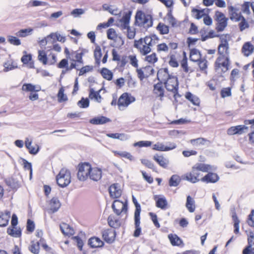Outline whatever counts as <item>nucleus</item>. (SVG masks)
Listing matches in <instances>:
<instances>
[{"label":"nucleus","mask_w":254,"mask_h":254,"mask_svg":"<svg viewBox=\"0 0 254 254\" xmlns=\"http://www.w3.org/2000/svg\"><path fill=\"white\" fill-rule=\"evenodd\" d=\"M168 238L171 244L173 246H184L183 240L176 234H170L168 235Z\"/></svg>","instance_id":"obj_18"},{"label":"nucleus","mask_w":254,"mask_h":254,"mask_svg":"<svg viewBox=\"0 0 254 254\" xmlns=\"http://www.w3.org/2000/svg\"><path fill=\"white\" fill-rule=\"evenodd\" d=\"M87 243L90 248L92 249L101 248L105 245L104 242L100 238L96 236H93L90 238L88 240Z\"/></svg>","instance_id":"obj_12"},{"label":"nucleus","mask_w":254,"mask_h":254,"mask_svg":"<svg viewBox=\"0 0 254 254\" xmlns=\"http://www.w3.org/2000/svg\"><path fill=\"white\" fill-rule=\"evenodd\" d=\"M3 65L4 66L3 71L5 72L18 68L17 64L12 59L5 62Z\"/></svg>","instance_id":"obj_26"},{"label":"nucleus","mask_w":254,"mask_h":254,"mask_svg":"<svg viewBox=\"0 0 254 254\" xmlns=\"http://www.w3.org/2000/svg\"><path fill=\"white\" fill-rule=\"evenodd\" d=\"M186 98L193 105L195 106H199L200 104V100L199 98L193 95L190 92L188 91L185 94Z\"/></svg>","instance_id":"obj_23"},{"label":"nucleus","mask_w":254,"mask_h":254,"mask_svg":"<svg viewBox=\"0 0 254 254\" xmlns=\"http://www.w3.org/2000/svg\"><path fill=\"white\" fill-rule=\"evenodd\" d=\"M232 95L231 88L230 87L223 88L220 91L221 97L224 98L227 97L231 96Z\"/></svg>","instance_id":"obj_58"},{"label":"nucleus","mask_w":254,"mask_h":254,"mask_svg":"<svg viewBox=\"0 0 254 254\" xmlns=\"http://www.w3.org/2000/svg\"><path fill=\"white\" fill-rule=\"evenodd\" d=\"M252 2L245 1L242 5V11L243 12L247 14H250L251 11L250 10V6H251Z\"/></svg>","instance_id":"obj_61"},{"label":"nucleus","mask_w":254,"mask_h":254,"mask_svg":"<svg viewBox=\"0 0 254 254\" xmlns=\"http://www.w3.org/2000/svg\"><path fill=\"white\" fill-rule=\"evenodd\" d=\"M31 245L29 247V250L34 254H38L40 250V242L35 244L33 241L31 242Z\"/></svg>","instance_id":"obj_38"},{"label":"nucleus","mask_w":254,"mask_h":254,"mask_svg":"<svg viewBox=\"0 0 254 254\" xmlns=\"http://www.w3.org/2000/svg\"><path fill=\"white\" fill-rule=\"evenodd\" d=\"M186 206L190 212H193L195 210V201L190 195H188L187 197Z\"/></svg>","instance_id":"obj_29"},{"label":"nucleus","mask_w":254,"mask_h":254,"mask_svg":"<svg viewBox=\"0 0 254 254\" xmlns=\"http://www.w3.org/2000/svg\"><path fill=\"white\" fill-rule=\"evenodd\" d=\"M60 227L61 232L64 235L70 236L73 234V229L66 223H62L60 225Z\"/></svg>","instance_id":"obj_24"},{"label":"nucleus","mask_w":254,"mask_h":254,"mask_svg":"<svg viewBox=\"0 0 254 254\" xmlns=\"http://www.w3.org/2000/svg\"><path fill=\"white\" fill-rule=\"evenodd\" d=\"M95 182L100 180L102 177V171L101 168L98 167L92 168L90 166V169H88V177Z\"/></svg>","instance_id":"obj_8"},{"label":"nucleus","mask_w":254,"mask_h":254,"mask_svg":"<svg viewBox=\"0 0 254 254\" xmlns=\"http://www.w3.org/2000/svg\"><path fill=\"white\" fill-rule=\"evenodd\" d=\"M163 81H160L157 83L153 85V92L155 94H157L158 92L159 93V96L162 98L164 96V89L162 86Z\"/></svg>","instance_id":"obj_25"},{"label":"nucleus","mask_w":254,"mask_h":254,"mask_svg":"<svg viewBox=\"0 0 254 254\" xmlns=\"http://www.w3.org/2000/svg\"><path fill=\"white\" fill-rule=\"evenodd\" d=\"M144 60L150 64H154L157 62L158 59L157 57L156 54L155 53H153L150 55H147L145 58Z\"/></svg>","instance_id":"obj_46"},{"label":"nucleus","mask_w":254,"mask_h":254,"mask_svg":"<svg viewBox=\"0 0 254 254\" xmlns=\"http://www.w3.org/2000/svg\"><path fill=\"white\" fill-rule=\"evenodd\" d=\"M153 159L161 167L166 169L169 164V160L165 158L163 155L156 153L153 157Z\"/></svg>","instance_id":"obj_15"},{"label":"nucleus","mask_w":254,"mask_h":254,"mask_svg":"<svg viewBox=\"0 0 254 254\" xmlns=\"http://www.w3.org/2000/svg\"><path fill=\"white\" fill-rule=\"evenodd\" d=\"M197 54H199V58H201V52L197 50L196 48H192L190 50V60L193 62H196L197 61V59H195L192 57L193 56L196 55Z\"/></svg>","instance_id":"obj_50"},{"label":"nucleus","mask_w":254,"mask_h":254,"mask_svg":"<svg viewBox=\"0 0 254 254\" xmlns=\"http://www.w3.org/2000/svg\"><path fill=\"white\" fill-rule=\"evenodd\" d=\"M172 8H170L168 10V13H167V16L169 18V23L171 25V26L173 27L176 26L177 24V20L173 16L172 14Z\"/></svg>","instance_id":"obj_48"},{"label":"nucleus","mask_w":254,"mask_h":254,"mask_svg":"<svg viewBox=\"0 0 254 254\" xmlns=\"http://www.w3.org/2000/svg\"><path fill=\"white\" fill-rule=\"evenodd\" d=\"M91 166L89 162H81L78 165L77 177L80 181H84L88 178V169Z\"/></svg>","instance_id":"obj_4"},{"label":"nucleus","mask_w":254,"mask_h":254,"mask_svg":"<svg viewBox=\"0 0 254 254\" xmlns=\"http://www.w3.org/2000/svg\"><path fill=\"white\" fill-rule=\"evenodd\" d=\"M156 29L161 35L167 34L169 33V26L161 22L158 23Z\"/></svg>","instance_id":"obj_35"},{"label":"nucleus","mask_w":254,"mask_h":254,"mask_svg":"<svg viewBox=\"0 0 254 254\" xmlns=\"http://www.w3.org/2000/svg\"><path fill=\"white\" fill-rule=\"evenodd\" d=\"M107 38L113 41H116L118 35L114 28H109L107 31Z\"/></svg>","instance_id":"obj_54"},{"label":"nucleus","mask_w":254,"mask_h":254,"mask_svg":"<svg viewBox=\"0 0 254 254\" xmlns=\"http://www.w3.org/2000/svg\"><path fill=\"white\" fill-rule=\"evenodd\" d=\"M154 199L155 201L156 206L163 210L167 208L168 202L166 197L163 195H155Z\"/></svg>","instance_id":"obj_11"},{"label":"nucleus","mask_w":254,"mask_h":254,"mask_svg":"<svg viewBox=\"0 0 254 254\" xmlns=\"http://www.w3.org/2000/svg\"><path fill=\"white\" fill-rule=\"evenodd\" d=\"M73 239L76 242L77 247L80 251H83L84 243L82 239L79 236L73 237Z\"/></svg>","instance_id":"obj_60"},{"label":"nucleus","mask_w":254,"mask_h":254,"mask_svg":"<svg viewBox=\"0 0 254 254\" xmlns=\"http://www.w3.org/2000/svg\"><path fill=\"white\" fill-rule=\"evenodd\" d=\"M50 211L54 213L58 211L61 206V203L57 197H53L50 201Z\"/></svg>","instance_id":"obj_20"},{"label":"nucleus","mask_w":254,"mask_h":254,"mask_svg":"<svg viewBox=\"0 0 254 254\" xmlns=\"http://www.w3.org/2000/svg\"><path fill=\"white\" fill-rule=\"evenodd\" d=\"M103 240L109 244L113 243L115 241L117 236L116 231L115 230L108 229L102 232Z\"/></svg>","instance_id":"obj_7"},{"label":"nucleus","mask_w":254,"mask_h":254,"mask_svg":"<svg viewBox=\"0 0 254 254\" xmlns=\"http://www.w3.org/2000/svg\"><path fill=\"white\" fill-rule=\"evenodd\" d=\"M248 127L245 125H238L236 126H233L229 127L227 130V133L229 135L235 134H241L244 132L245 129H247Z\"/></svg>","instance_id":"obj_16"},{"label":"nucleus","mask_w":254,"mask_h":254,"mask_svg":"<svg viewBox=\"0 0 254 254\" xmlns=\"http://www.w3.org/2000/svg\"><path fill=\"white\" fill-rule=\"evenodd\" d=\"M16 228L8 227L7 229V233L11 237L19 238L22 235V231L20 228L15 230Z\"/></svg>","instance_id":"obj_32"},{"label":"nucleus","mask_w":254,"mask_h":254,"mask_svg":"<svg viewBox=\"0 0 254 254\" xmlns=\"http://www.w3.org/2000/svg\"><path fill=\"white\" fill-rule=\"evenodd\" d=\"M181 181L180 177L177 174L173 175L169 180V185L170 187H177Z\"/></svg>","instance_id":"obj_31"},{"label":"nucleus","mask_w":254,"mask_h":254,"mask_svg":"<svg viewBox=\"0 0 254 254\" xmlns=\"http://www.w3.org/2000/svg\"><path fill=\"white\" fill-rule=\"evenodd\" d=\"M8 42L14 46H19L21 44L20 40L14 36L9 35L7 36Z\"/></svg>","instance_id":"obj_51"},{"label":"nucleus","mask_w":254,"mask_h":254,"mask_svg":"<svg viewBox=\"0 0 254 254\" xmlns=\"http://www.w3.org/2000/svg\"><path fill=\"white\" fill-rule=\"evenodd\" d=\"M148 22L149 23L144 26L146 29L151 27L153 25L152 15L151 14H146L141 10H137L135 16L134 25L141 27Z\"/></svg>","instance_id":"obj_2"},{"label":"nucleus","mask_w":254,"mask_h":254,"mask_svg":"<svg viewBox=\"0 0 254 254\" xmlns=\"http://www.w3.org/2000/svg\"><path fill=\"white\" fill-rule=\"evenodd\" d=\"M108 225L112 228L114 229H118L121 226V223L118 219H115L114 217L112 215H110L108 218Z\"/></svg>","instance_id":"obj_28"},{"label":"nucleus","mask_w":254,"mask_h":254,"mask_svg":"<svg viewBox=\"0 0 254 254\" xmlns=\"http://www.w3.org/2000/svg\"><path fill=\"white\" fill-rule=\"evenodd\" d=\"M149 215L150 216V218H151L152 221L153 222L154 225H155V226L157 228H160V225L158 221L157 215L153 212H149Z\"/></svg>","instance_id":"obj_63"},{"label":"nucleus","mask_w":254,"mask_h":254,"mask_svg":"<svg viewBox=\"0 0 254 254\" xmlns=\"http://www.w3.org/2000/svg\"><path fill=\"white\" fill-rule=\"evenodd\" d=\"M112 208L113 211L117 215H120L122 212H127L128 210V205L127 201L124 202L120 199H115L112 204Z\"/></svg>","instance_id":"obj_5"},{"label":"nucleus","mask_w":254,"mask_h":254,"mask_svg":"<svg viewBox=\"0 0 254 254\" xmlns=\"http://www.w3.org/2000/svg\"><path fill=\"white\" fill-rule=\"evenodd\" d=\"M119 187V184L115 183L111 185L109 188L108 190L111 198H118L121 196L122 191Z\"/></svg>","instance_id":"obj_14"},{"label":"nucleus","mask_w":254,"mask_h":254,"mask_svg":"<svg viewBox=\"0 0 254 254\" xmlns=\"http://www.w3.org/2000/svg\"><path fill=\"white\" fill-rule=\"evenodd\" d=\"M132 202L135 207L134 216L140 215V212L141 211L140 204L137 201V199L133 195H132Z\"/></svg>","instance_id":"obj_43"},{"label":"nucleus","mask_w":254,"mask_h":254,"mask_svg":"<svg viewBox=\"0 0 254 254\" xmlns=\"http://www.w3.org/2000/svg\"><path fill=\"white\" fill-rule=\"evenodd\" d=\"M35 228V224L34 222L30 219H28L26 224V231L29 233H32L34 231Z\"/></svg>","instance_id":"obj_55"},{"label":"nucleus","mask_w":254,"mask_h":254,"mask_svg":"<svg viewBox=\"0 0 254 254\" xmlns=\"http://www.w3.org/2000/svg\"><path fill=\"white\" fill-rule=\"evenodd\" d=\"M56 178H60L63 179H67L70 178L71 179V173L69 170L62 169L61 170L59 174L57 175Z\"/></svg>","instance_id":"obj_42"},{"label":"nucleus","mask_w":254,"mask_h":254,"mask_svg":"<svg viewBox=\"0 0 254 254\" xmlns=\"http://www.w3.org/2000/svg\"><path fill=\"white\" fill-rule=\"evenodd\" d=\"M214 19L217 22L215 27L216 31L217 32L223 31L228 25V18L226 17L222 12L216 10Z\"/></svg>","instance_id":"obj_3"},{"label":"nucleus","mask_w":254,"mask_h":254,"mask_svg":"<svg viewBox=\"0 0 254 254\" xmlns=\"http://www.w3.org/2000/svg\"><path fill=\"white\" fill-rule=\"evenodd\" d=\"M254 51V46L250 42H247L243 45L242 51L246 57L250 56Z\"/></svg>","instance_id":"obj_22"},{"label":"nucleus","mask_w":254,"mask_h":254,"mask_svg":"<svg viewBox=\"0 0 254 254\" xmlns=\"http://www.w3.org/2000/svg\"><path fill=\"white\" fill-rule=\"evenodd\" d=\"M64 89L63 86H62L57 94L58 101L59 103H62L67 101L68 98L66 94L64 93Z\"/></svg>","instance_id":"obj_36"},{"label":"nucleus","mask_w":254,"mask_h":254,"mask_svg":"<svg viewBox=\"0 0 254 254\" xmlns=\"http://www.w3.org/2000/svg\"><path fill=\"white\" fill-rule=\"evenodd\" d=\"M152 144V142L151 141L148 140H141L139 141L138 142H135L133 144V146L135 147L138 146L139 147H149Z\"/></svg>","instance_id":"obj_52"},{"label":"nucleus","mask_w":254,"mask_h":254,"mask_svg":"<svg viewBox=\"0 0 254 254\" xmlns=\"http://www.w3.org/2000/svg\"><path fill=\"white\" fill-rule=\"evenodd\" d=\"M77 105L81 108H87L90 105L89 99L88 98L82 97L81 99L78 101Z\"/></svg>","instance_id":"obj_44"},{"label":"nucleus","mask_w":254,"mask_h":254,"mask_svg":"<svg viewBox=\"0 0 254 254\" xmlns=\"http://www.w3.org/2000/svg\"><path fill=\"white\" fill-rule=\"evenodd\" d=\"M57 185L61 188H64L67 187L71 182L70 178L67 179H62L60 178H56Z\"/></svg>","instance_id":"obj_37"},{"label":"nucleus","mask_w":254,"mask_h":254,"mask_svg":"<svg viewBox=\"0 0 254 254\" xmlns=\"http://www.w3.org/2000/svg\"><path fill=\"white\" fill-rule=\"evenodd\" d=\"M229 34H226L225 35H220L219 34H216L214 31L213 30H211L208 33V34L205 36L202 35V37H201V40L203 42L206 41L208 39L213 38L214 37H219L220 40V43H221V39H226L227 36H228Z\"/></svg>","instance_id":"obj_19"},{"label":"nucleus","mask_w":254,"mask_h":254,"mask_svg":"<svg viewBox=\"0 0 254 254\" xmlns=\"http://www.w3.org/2000/svg\"><path fill=\"white\" fill-rule=\"evenodd\" d=\"M23 167L25 170L30 171V178L31 179L32 176V163L28 162L27 160L24 158H21Z\"/></svg>","instance_id":"obj_49"},{"label":"nucleus","mask_w":254,"mask_h":254,"mask_svg":"<svg viewBox=\"0 0 254 254\" xmlns=\"http://www.w3.org/2000/svg\"><path fill=\"white\" fill-rule=\"evenodd\" d=\"M9 219L7 217L3 216V212L0 211V227H6L9 222Z\"/></svg>","instance_id":"obj_62"},{"label":"nucleus","mask_w":254,"mask_h":254,"mask_svg":"<svg viewBox=\"0 0 254 254\" xmlns=\"http://www.w3.org/2000/svg\"><path fill=\"white\" fill-rule=\"evenodd\" d=\"M219 179L220 178L217 174L210 172L202 177L200 181L207 184H214L217 182Z\"/></svg>","instance_id":"obj_13"},{"label":"nucleus","mask_w":254,"mask_h":254,"mask_svg":"<svg viewBox=\"0 0 254 254\" xmlns=\"http://www.w3.org/2000/svg\"><path fill=\"white\" fill-rule=\"evenodd\" d=\"M195 166L197 170L203 172H208L211 167L210 165L202 163H197Z\"/></svg>","instance_id":"obj_47"},{"label":"nucleus","mask_w":254,"mask_h":254,"mask_svg":"<svg viewBox=\"0 0 254 254\" xmlns=\"http://www.w3.org/2000/svg\"><path fill=\"white\" fill-rule=\"evenodd\" d=\"M184 179L193 184L196 183L200 181V179L194 177V175H193L192 172L186 174L185 176Z\"/></svg>","instance_id":"obj_45"},{"label":"nucleus","mask_w":254,"mask_h":254,"mask_svg":"<svg viewBox=\"0 0 254 254\" xmlns=\"http://www.w3.org/2000/svg\"><path fill=\"white\" fill-rule=\"evenodd\" d=\"M33 31L32 28H26L20 29L17 33V35L20 37H25L28 36Z\"/></svg>","instance_id":"obj_59"},{"label":"nucleus","mask_w":254,"mask_h":254,"mask_svg":"<svg viewBox=\"0 0 254 254\" xmlns=\"http://www.w3.org/2000/svg\"><path fill=\"white\" fill-rule=\"evenodd\" d=\"M38 60L43 63V64L46 65L48 63V57L47 53L45 51L39 50L38 51Z\"/></svg>","instance_id":"obj_39"},{"label":"nucleus","mask_w":254,"mask_h":254,"mask_svg":"<svg viewBox=\"0 0 254 254\" xmlns=\"http://www.w3.org/2000/svg\"><path fill=\"white\" fill-rule=\"evenodd\" d=\"M141 163L148 168L152 169L153 171L157 172V168L154 163L148 159H142L140 160Z\"/></svg>","instance_id":"obj_40"},{"label":"nucleus","mask_w":254,"mask_h":254,"mask_svg":"<svg viewBox=\"0 0 254 254\" xmlns=\"http://www.w3.org/2000/svg\"><path fill=\"white\" fill-rule=\"evenodd\" d=\"M36 85L32 83H25L23 84L22 87V90L26 92H35V91Z\"/></svg>","instance_id":"obj_53"},{"label":"nucleus","mask_w":254,"mask_h":254,"mask_svg":"<svg viewBox=\"0 0 254 254\" xmlns=\"http://www.w3.org/2000/svg\"><path fill=\"white\" fill-rule=\"evenodd\" d=\"M232 220L234 222V233L236 234L239 233V224L240 220L237 216V213L235 210L232 212Z\"/></svg>","instance_id":"obj_33"},{"label":"nucleus","mask_w":254,"mask_h":254,"mask_svg":"<svg viewBox=\"0 0 254 254\" xmlns=\"http://www.w3.org/2000/svg\"><path fill=\"white\" fill-rule=\"evenodd\" d=\"M102 56V53L101 51V49L100 47L96 45H95V49L94 51V56L95 60L96 63L97 64H100L101 58Z\"/></svg>","instance_id":"obj_34"},{"label":"nucleus","mask_w":254,"mask_h":254,"mask_svg":"<svg viewBox=\"0 0 254 254\" xmlns=\"http://www.w3.org/2000/svg\"><path fill=\"white\" fill-rule=\"evenodd\" d=\"M111 122V120L105 116H100L93 118L89 120V123L92 125H103Z\"/></svg>","instance_id":"obj_17"},{"label":"nucleus","mask_w":254,"mask_h":254,"mask_svg":"<svg viewBox=\"0 0 254 254\" xmlns=\"http://www.w3.org/2000/svg\"><path fill=\"white\" fill-rule=\"evenodd\" d=\"M101 90V89L96 91L93 88H90L89 93V98L91 100L95 99L98 103H100L102 98L101 95L100 94Z\"/></svg>","instance_id":"obj_27"},{"label":"nucleus","mask_w":254,"mask_h":254,"mask_svg":"<svg viewBox=\"0 0 254 254\" xmlns=\"http://www.w3.org/2000/svg\"><path fill=\"white\" fill-rule=\"evenodd\" d=\"M132 13L131 10H128L127 11L124 12L122 18L120 19L122 29H127V32L130 31V27L129 25Z\"/></svg>","instance_id":"obj_10"},{"label":"nucleus","mask_w":254,"mask_h":254,"mask_svg":"<svg viewBox=\"0 0 254 254\" xmlns=\"http://www.w3.org/2000/svg\"><path fill=\"white\" fill-rule=\"evenodd\" d=\"M169 65L173 67H178L179 65V63L176 59L175 55H171L170 56L169 61Z\"/></svg>","instance_id":"obj_64"},{"label":"nucleus","mask_w":254,"mask_h":254,"mask_svg":"<svg viewBox=\"0 0 254 254\" xmlns=\"http://www.w3.org/2000/svg\"><path fill=\"white\" fill-rule=\"evenodd\" d=\"M221 39V43H220L218 47V54L219 56L217 58L214 65L216 69L220 68L221 66L225 68V70L223 69L221 70L223 73H225L229 69V66L230 64L229 46L227 39Z\"/></svg>","instance_id":"obj_1"},{"label":"nucleus","mask_w":254,"mask_h":254,"mask_svg":"<svg viewBox=\"0 0 254 254\" xmlns=\"http://www.w3.org/2000/svg\"><path fill=\"white\" fill-rule=\"evenodd\" d=\"M100 73L104 79L109 81L112 80L113 78V73L106 67L102 68Z\"/></svg>","instance_id":"obj_30"},{"label":"nucleus","mask_w":254,"mask_h":254,"mask_svg":"<svg viewBox=\"0 0 254 254\" xmlns=\"http://www.w3.org/2000/svg\"><path fill=\"white\" fill-rule=\"evenodd\" d=\"M135 101V98L130 93L125 92L119 97L118 101V105L120 107H127L129 105Z\"/></svg>","instance_id":"obj_6"},{"label":"nucleus","mask_w":254,"mask_h":254,"mask_svg":"<svg viewBox=\"0 0 254 254\" xmlns=\"http://www.w3.org/2000/svg\"><path fill=\"white\" fill-rule=\"evenodd\" d=\"M196 63H198L201 70H204L207 68V61L205 59H202L201 58H199L197 59V61Z\"/></svg>","instance_id":"obj_57"},{"label":"nucleus","mask_w":254,"mask_h":254,"mask_svg":"<svg viewBox=\"0 0 254 254\" xmlns=\"http://www.w3.org/2000/svg\"><path fill=\"white\" fill-rule=\"evenodd\" d=\"M179 82L177 81V84L175 85H172V88L169 91L172 92L174 93V98H177L178 97H181V95L179 93Z\"/></svg>","instance_id":"obj_56"},{"label":"nucleus","mask_w":254,"mask_h":254,"mask_svg":"<svg viewBox=\"0 0 254 254\" xmlns=\"http://www.w3.org/2000/svg\"><path fill=\"white\" fill-rule=\"evenodd\" d=\"M168 145H165L163 143L157 142L152 146V149L159 151H169L175 149L177 145L174 142H167Z\"/></svg>","instance_id":"obj_9"},{"label":"nucleus","mask_w":254,"mask_h":254,"mask_svg":"<svg viewBox=\"0 0 254 254\" xmlns=\"http://www.w3.org/2000/svg\"><path fill=\"white\" fill-rule=\"evenodd\" d=\"M205 9H198L194 7H193L191 10V12L192 13H195L194 17L196 19H200L202 17H204L206 14V13H205Z\"/></svg>","instance_id":"obj_41"},{"label":"nucleus","mask_w":254,"mask_h":254,"mask_svg":"<svg viewBox=\"0 0 254 254\" xmlns=\"http://www.w3.org/2000/svg\"><path fill=\"white\" fill-rule=\"evenodd\" d=\"M135 230L133 232V236L134 237H138L141 233V228L140 226V215L134 216Z\"/></svg>","instance_id":"obj_21"}]
</instances>
